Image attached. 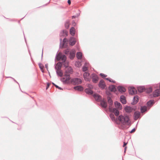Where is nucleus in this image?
Here are the masks:
<instances>
[{
	"label": "nucleus",
	"mask_w": 160,
	"mask_h": 160,
	"mask_svg": "<svg viewBox=\"0 0 160 160\" xmlns=\"http://www.w3.org/2000/svg\"><path fill=\"white\" fill-rule=\"evenodd\" d=\"M118 120L123 125H130L129 117L127 115H120L118 118Z\"/></svg>",
	"instance_id": "1"
},
{
	"label": "nucleus",
	"mask_w": 160,
	"mask_h": 160,
	"mask_svg": "<svg viewBox=\"0 0 160 160\" xmlns=\"http://www.w3.org/2000/svg\"><path fill=\"white\" fill-rule=\"evenodd\" d=\"M56 59L58 61L61 60L62 62H65L67 59V57L64 55H62L59 53L56 56Z\"/></svg>",
	"instance_id": "2"
},
{
	"label": "nucleus",
	"mask_w": 160,
	"mask_h": 160,
	"mask_svg": "<svg viewBox=\"0 0 160 160\" xmlns=\"http://www.w3.org/2000/svg\"><path fill=\"white\" fill-rule=\"evenodd\" d=\"M71 82L73 85H78L82 83V80L80 78H76L72 79Z\"/></svg>",
	"instance_id": "3"
},
{
	"label": "nucleus",
	"mask_w": 160,
	"mask_h": 160,
	"mask_svg": "<svg viewBox=\"0 0 160 160\" xmlns=\"http://www.w3.org/2000/svg\"><path fill=\"white\" fill-rule=\"evenodd\" d=\"M124 109L127 112L130 113L133 110L135 111L136 109V107H132L130 106H126L124 108Z\"/></svg>",
	"instance_id": "4"
},
{
	"label": "nucleus",
	"mask_w": 160,
	"mask_h": 160,
	"mask_svg": "<svg viewBox=\"0 0 160 160\" xmlns=\"http://www.w3.org/2000/svg\"><path fill=\"white\" fill-rule=\"evenodd\" d=\"M109 109L110 111L113 113L116 116H118L119 115V112L116 108H113L110 107L109 108Z\"/></svg>",
	"instance_id": "5"
},
{
	"label": "nucleus",
	"mask_w": 160,
	"mask_h": 160,
	"mask_svg": "<svg viewBox=\"0 0 160 160\" xmlns=\"http://www.w3.org/2000/svg\"><path fill=\"white\" fill-rule=\"evenodd\" d=\"M90 75L89 73L86 72H85L84 73L83 76L85 81H90L91 80V78L90 76Z\"/></svg>",
	"instance_id": "6"
},
{
	"label": "nucleus",
	"mask_w": 160,
	"mask_h": 160,
	"mask_svg": "<svg viewBox=\"0 0 160 160\" xmlns=\"http://www.w3.org/2000/svg\"><path fill=\"white\" fill-rule=\"evenodd\" d=\"M98 85L99 87L102 89H104L106 87L105 83L104 81L102 79L100 80L99 82Z\"/></svg>",
	"instance_id": "7"
},
{
	"label": "nucleus",
	"mask_w": 160,
	"mask_h": 160,
	"mask_svg": "<svg viewBox=\"0 0 160 160\" xmlns=\"http://www.w3.org/2000/svg\"><path fill=\"white\" fill-rule=\"evenodd\" d=\"M92 81L93 83H96L98 80V77L97 75L95 73L92 74Z\"/></svg>",
	"instance_id": "8"
},
{
	"label": "nucleus",
	"mask_w": 160,
	"mask_h": 160,
	"mask_svg": "<svg viewBox=\"0 0 160 160\" xmlns=\"http://www.w3.org/2000/svg\"><path fill=\"white\" fill-rule=\"evenodd\" d=\"M55 69L56 71L61 70L62 66V63L60 62H58L56 64H55Z\"/></svg>",
	"instance_id": "9"
},
{
	"label": "nucleus",
	"mask_w": 160,
	"mask_h": 160,
	"mask_svg": "<svg viewBox=\"0 0 160 160\" xmlns=\"http://www.w3.org/2000/svg\"><path fill=\"white\" fill-rule=\"evenodd\" d=\"M76 51L74 50H72L69 53V58L71 60H72L75 57Z\"/></svg>",
	"instance_id": "10"
},
{
	"label": "nucleus",
	"mask_w": 160,
	"mask_h": 160,
	"mask_svg": "<svg viewBox=\"0 0 160 160\" xmlns=\"http://www.w3.org/2000/svg\"><path fill=\"white\" fill-rule=\"evenodd\" d=\"M93 97L95 100L97 101H100L102 99V97L99 95L97 94H94L93 95Z\"/></svg>",
	"instance_id": "11"
},
{
	"label": "nucleus",
	"mask_w": 160,
	"mask_h": 160,
	"mask_svg": "<svg viewBox=\"0 0 160 160\" xmlns=\"http://www.w3.org/2000/svg\"><path fill=\"white\" fill-rule=\"evenodd\" d=\"M120 102L123 104H125L126 103V100L125 97L123 95H122L120 98Z\"/></svg>",
	"instance_id": "12"
},
{
	"label": "nucleus",
	"mask_w": 160,
	"mask_h": 160,
	"mask_svg": "<svg viewBox=\"0 0 160 160\" xmlns=\"http://www.w3.org/2000/svg\"><path fill=\"white\" fill-rule=\"evenodd\" d=\"M137 91L135 88L134 87H131L129 89V93L131 94H134L136 93Z\"/></svg>",
	"instance_id": "13"
},
{
	"label": "nucleus",
	"mask_w": 160,
	"mask_h": 160,
	"mask_svg": "<svg viewBox=\"0 0 160 160\" xmlns=\"http://www.w3.org/2000/svg\"><path fill=\"white\" fill-rule=\"evenodd\" d=\"M114 105L115 107L119 110H121L122 108V106L121 104L118 101L114 102Z\"/></svg>",
	"instance_id": "14"
},
{
	"label": "nucleus",
	"mask_w": 160,
	"mask_h": 160,
	"mask_svg": "<svg viewBox=\"0 0 160 160\" xmlns=\"http://www.w3.org/2000/svg\"><path fill=\"white\" fill-rule=\"evenodd\" d=\"M75 38L73 37L70 38L69 41V43L71 46L74 45L76 43V41L75 40Z\"/></svg>",
	"instance_id": "15"
},
{
	"label": "nucleus",
	"mask_w": 160,
	"mask_h": 160,
	"mask_svg": "<svg viewBox=\"0 0 160 160\" xmlns=\"http://www.w3.org/2000/svg\"><path fill=\"white\" fill-rule=\"evenodd\" d=\"M153 96L154 97H156L160 96V90L158 89L155 90L153 92Z\"/></svg>",
	"instance_id": "16"
},
{
	"label": "nucleus",
	"mask_w": 160,
	"mask_h": 160,
	"mask_svg": "<svg viewBox=\"0 0 160 160\" xmlns=\"http://www.w3.org/2000/svg\"><path fill=\"white\" fill-rule=\"evenodd\" d=\"M154 103V101L153 100H150L148 101L147 103V105L148 107V110H149L151 107Z\"/></svg>",
	"instance_id": "17"
},
{
	"label": "nucleus",
	"mask_w": 160,
	"mask_h": 160,
	"mask_svg": "<svg viewBox=\"0 0 160 160\" xmlns=\"http://www.w3.org/2000/svg\"><path fill=\"white\" fill-rule=\"evenodd\" d=\"M100 105L103 108H106L107 107V102L104 100H101L100 101Z\"/></svg>",
	"instance_id": "18"
},
{
	"label": "nucleus",
	"mask_w": 160,
	"mask_h": 160,
	"mask_svg": "<svg viewBox=\"0 0 160 160\" xmlns=\"http://www.w3.org/2000/svg\"><path fill=\"white\" fill-rule=\"evenodd\" d=\"M141 113L139 112L136 111L134 114V119L135 120H137L140 116Z\"/></svg>",
	"instance_id": "19"
},
{
	"label": "nucleus",
	"mask_w": 160,
	"mask_h": 160,
	"mask_svg": "<svg viewBox=\"0 0 160 160\" xmlns=\"http://www.w3.org/2000/svg\"><path fill=\"white\" fill-rule=\"evenodd\" d=\"M118 90L121 93L124 92L126 91V88L122 86H118L117 87Z\"/></svg>",
	"instance_id": "20"
},
{
	"label": "nucleus",
	"mask_w": 160,
	"mask_h": 160,
	"mask_svg": "<svg viewBox=\"0 0 160 160\" xmlns=\"http://www.w3.org/2000/svg\"><path fill=\"white\" fill-rule=\"evenodd\" d=\"M73 72V70L72 68L70 66L68 67V68L66 70L65 73H69L72 74Z\"/></svg>",
	"instance_id": "21"
},
{
	"label": "nucleus",
	"mask_w": 160,
	"mask_h": 160,
	"mask_svg": "<svg viewBox=\"0 0 160 160\" xmlns=\"http://www.w3.org/2000/svg\"><path fill=\"white\" fill-rule=\"evenodd\" d=\"M138 101V97L137 95L135 96L133 98V101L131 103V104L134 105L136 104Z\"/></svg>",
	"instance_id": "22"
},
{
	"label": "nucleus",
	"mask_w": 160,
	"mask_h": 160,
	"mask_svg": "<svg viewBox=\"0 0 160 160\" xmlns=\"http://www.w3.org/2000/svg\"><path fill=\"white\" fill-rule=\"evenodd\" d=\"M109 90L112 92H115L116 91V88L115 86L114 85L110 86L108 87Z\"/></svg>",
	"instance_id": "23"
},
{
	"label": "nucleus",
	"mask_w": 160,
	"mask_h": 160,
	"mask_svg": "<svg viewBox=\"0 0 160 160\" xmlns=\"http://www.w3.org/2000/svg\"><path fill=\"white\" fill-rule=\"evenodd\" d=\"M68 32L65 30H62L60 33V36H65L68 35Z\"/></svg>",
	"instance_id": "24"
},
{
	"label": "nucleus",
	"mask_w": 160,
	"mask_h": 160,
	"mask_svg": "<svg viewBox=\"0 0 160 160\" xmlns=\"http://www.w3.org/2000/svg\"><path fill=\"white\" fill-rule=\"evenodd\" d=\"M148 108L146 106H144L141 107L140 110L142 113H144L147 111Z\"/></svg>",
	"instance_id": "25"
},
{
	"label": "nucleus",
	"mask_w": 160,
	"mask_h": 160,
	"mask_svg": "<svg viewBox=\"0 0 160 160\" xmlns=\"http://www.w3.org/2000/svg\"><path fill=\"white\" fill-rule=\"evenodd\" d=\"M74 89L76 90H78L79 91H82L83 89V88L80 85L74 87Z\"/></svg>",
	"instance_id": "26"
},
{
	"label": "nucleus",
	"mask_w": 160,
	"mask_h": 160,
	"mask_svg": "<svg viewBox=\"0 0 160 160\" xmlns=\"http://www.w3.org/2000/svg\"><path fill=\"white\" fill-rule=\"evenodd\" d=\"M85 92L87 94L89 95H92L93 94V92L90 89L87 88L85 90Z\"/></svg>",
	"instance_id": "27"
},
{
	"label": "nucleus",
	"mask_w": 160,
	"mask_h": 160,
	"mask_svg": "<svg viewBox=\"0 0 160 160\" xmlns=\"http://www.w3.org/2000/svg\"><path fill=\"white\" fill-rule=\"evenodd\" d=\"M137 89L139 92H142L145 91V88L144 86H140L137 87Z\"/></svg>",
	"instance_id": "28"
},
{
	"label": "nucleus",
	"mask_w": 160,
	"mask_h": 160,
	"mask_svg": "<svg viewBox=\"0 0 160 160\" xmlns=\"http://www.w3.org/2000/svg\"><path fill=\"white\" fill-rule=\"evenodd\" d=\"M107 98H108V103L109 104V105H110L109 107H111V106H112L113 104L112 100L111 99V98L109 96H108L107 97Z\"/></svg>",
	"instance_id": "29"
},
{
	"label": "nucleus",
	"mask_w": 160,
	"mask_h": 160,
	"mask_svg": "<svg viewBox=\"0 0 160 160\" xmlns=\"http://www.w3.org/2000/svg\"><path fill=\"white\" fill-rule=\"evenodd\" d=\"M70 34L72 36H74L75 33V29L73 27H72L70 30Z\"/></svg>",
	"instance_id": "30"
},
{
	"label": "nucleus",
	"mask_w": 160,
	"mask_h": 160,
	"mask_svg": "<svg viewBox=\"0 0 160 160\" xmlns=\"http://www.w3.org/2000/svg\"><path fill=\"white\" fill-rule=\"evenodd\" d=\"M112 121L116 122L118 120V118L115 119L114 114L113 113H111L109 115Z\"/></svg>",
	"instance_id": "31"
},
{
	"label": "nucleus",
	"mask_w": 160,
	"mask_h": 160,
	"mask_svg": "<svg viewBox=\"0 0 160 160\" xmlns=\"http://www.w3.org/2000/svg\"><path fill=\"white\" fill-rule=\"evenodd\" d=\"M76 57L78 59H81L82 57V53L80 52H78L76 54Z\"/></svg>",
	"instance_id": "32"
},
{
	"label": "nucleus",
	"mask_w": 160,
	"mask_h": 160,
	"mask_svg": "<svg viewBox=\"0 0 160 160\" xmlns=\"http://www.w3.org/2000/svg\"><path fill=\"white\" fill-rule=\"evenodd\" d=\"M56 73L58 76L60 77H61L62 76L63 73L61 70L56 71Z\"/></svg>",
	"instance_id": "33"
},
{
	"label": "nucleus",
	"mask_w": 160,
	"mask_h": 160,
	"mask_svg": "<svg viewBox=\"0 0 160 160\" xmlns=\"http://www.w3.org/2000/svg\"><path fill=\"white\" fill-rule=\"evenodd\" d=\"M152 91V88L151 87H149L148 88H147L146 89L145 88V90L144 92H147V93H149L151 92Z\"/></svg>",
	"instance_id": "34"
},
{
	"label": "nucleus",
	"mask_w": 160,
	"mask_h": 160,
	"mask_svg": "<svg viewBox=\"0 0 160 160\" xmlns=\"http://www.w3.org/2000/svg\"><path fill=\"white\" fill-rule=\"evenodd\" d=\"M62 64H63L64 66L66 68L68 67V63L69 62H68L65 61V62H62Z\"/></svg>",
	"instance_id": "35"
},
{
	"label": "nucleus",
	"mask_w": 160,
	"mask_h": 160,
	"mask_svg": "<svg viewBox=\"0 0 160 160\" xmlns=\"http://www.w3.org/2000/svg\"><path fill=\"white\" fill-rule=\"evenodd\" d=\"M38 65L39 66V68L41 69V70H42V72H43V69L44 68V66L42 64V63H39Z\"/></svg>",
	"instance_id": "36"
},
{
	"label": "nucleus",
	"mask_w": 160,
	"mask_h": 160,
	"mask_svg": "<svg viewBox=\"0 0 160 160\" xmlns=\"http://www.w3.org/2000/svg\"><path fill=\"white\" fill-rule=\"evenodd\" d=\"M67 41H68V40L66 38H64L63 39V41H62V47L63 46H64V44H65V42H66Z\"/></svg>",
	"instance_id": "37"
},
{
	"label": "nucleus",
	"mask_w": 160,
	"mask_h": 160,
	"mask_svg": "<svg viewBox=\"0 0 160 160\" xmlns=\"http://www.w3.org/2000/svg\"><path fill=\"white\" fill-rule=\"evenodd\" d=\"M105 79L109 81L110 82H112L113 83H115V81L112 80V79H110V78H105Z\"/></svg>",
	"instance_id": "38"
},
{
	"label": "nucleus",
	"mask_w": 160,
	"mask_h": 160,
	"mask_svg": "<svg viewBox=\"0 0 160 160\" xmlns=\"http://www.w3.org/2000/svg\"><path fill=\"white\" fill-rule=\"evenodd\" d=\"M64 52L65 54H68L70 52L68 49H67L64 50Z\"/></svg>",
	"instance_id": "39"
},
{
	"label": "nucleus",
	"mask_w": 160,
	"mask_h": 160,
	"mask_svg": "<svg viewBox=\"0 0 160 160\" xmlns=\"http://www.w3.org/2000/svg\"><path fill=\"white\" fill-rule=\"evenodd\" d=\"M66 78L65 80V82H66V83H68L69 82V81L70 79V76L69 77H66Z\"/></svg>",
	"instance_id": "40"
},
{
	"label": "nucleus",
	"mask_w": 160,
	"mask_h": 160,
	"mask_svg": "<svg viewBox=\"0 0 160 160\" xmlns=\"http://www.w3.org/2000/svg\"><path fill=\"white\" fill-rule=\"evenodd\" d=\"M82 70L83 71L85 72L88 70V68L86 67L83 66L82 68Z\"/></svg>",
	"instance_id": "41"
},
{
	"label": "nucleus",
	"mask_w": 160,
	"mask_h": 160,
	"mask_svg": "<svg viewBox=\"0 0 160 160\" xmlns=\"http://www.w3.org/2000/svg\"><path fill=\"white\" fill-rule=\"evenodd\" d=\"M65 27L67 29L69 27V24L68 22H66L65 24Z\"/></svg>",
	"instance_id": "42"
},
{
	"label": "nucleus",
	"mask_w": 160,
	"mask_h": 160,
	"mask_svg": "<svg viewBox=\"0 0 160 160\" xmlns=\"http://www.w3.org/2000/svg\"><path fill=\"white\" fill-rule=\"evenodd\" d=\"M106 94L108 96H110L111 95V93L110 92V91L107 90L106 91Z\"/></svg>",
	"instance_id": "43"
},
{
	"label": "nucleus",
	"mask_w": 160,
	"mask_h": 160,
	"mask_svg": "<svg viewBox=\"0 0 160 160\" xmlns=\"http://www.w3.org/2000/svg\"><path fill=\"white\" fill-rule=\"evenodd\" d=\"M66 79L64 78H63L61 79V81L62 82L64 83H66V82H65V80Z\"/></svg>",
	"instance_id": "44"
},
{
	"label": "nucleus",
	"mask_w": 160,
	"mask_h": 160,
	"mask_svg": "<svg viewBox=\"0 0 160 160\" xmlns=\"http://www.w3.org/2000/svg\"><path fill=\"white\" fill-rule=\"evenodd\" d=\"M100 75L102 78H105L107 76L106 75L102 73H100Z\"/></svg>",
	"instance_id": "45"
},
{
	"label": "nucleus",
	"mask_w": 160,
	"mask_h": 160,
	"mask_svg": "<svg viewBox=\"0 0 160 160\" xmlns=\"http://www.w3.org/2000/svg\"><path fill=\"white\" fill-rule=\"evenodd\" d=\"M55 87L56 88H58L60 90H63V89L62 88L59 87L57 85H55Z\"/></svg>",
	"instance_id": "46"
},
{
	"label": "nucleus",
	"mask_w": 160,
	"mask_h": 160,
	"mask_svg": "<svg viewBox=\"0 0 160 160\" xmlns=\"http://www.w3.org/2000/svg\"><path fill=\"white\" fill-rule=\"evenodd\" d=\"M136 130V128H133V129H132V130H131L130 132V133H133V132H134Z\"/></svg>",
	"instance_id": "47"
},
{
	"label": "nucleus",
	"mask_w": 160,
	"mask_h": 160,
	"mask_svg": "<svg viewBox=\"0 0 160 160\" xmlns=\"http://www.w3.org/2000/svg\"><path fill=\"white\" fill-rule=\"evenodd\" d=\"M70 74L66 73H65V76L66 77V78L69 77V76H70Z\"/></svg>",
	"instance_id": "48"
},
{
	"label": "nucleus",
	"mask_w": 160,
	"mask_h": 160,
	"mask_svg": "<svg viewBox=\"0 0 160 160\" xmlns=\"http://www.w3.org/2000/svg\"><path fill=\"white\" fill-rule=\"evenodd\" d=\"M79 12L78 13H77L75 15L76 16V17H78L80 15V11L79 10H78Z\"/></svg>",
	"instance_id": "49"
},
{
	"label": "nucleus",
	"mask_w": 160,
	"mask_h": 160,
	"mask_svg": "<svg viewBox=\"0 0 160 160\" xmlns=\"http://www.w3.org/2000/svg\"><path fill=\"white\" fill-rule=\"evenodd\" d=\"M50 84L49 83H47V86L46 87V89L47 90L50 86Z\"/></svg>",
	"instance_id": "50"
},
{
	"label": "nucleus",
	"mask_w": 160,
	"mask_h": 160,
	"mask_svg": "<svg viewBox=\"0 0 160 160\" xmlns=\"http://www.w3.org/2000/svg\"><path fill=\"white\" fill-rule=\"evenodd\" d=\"M127 144V143H126L125 142H123V147H125L126 146V145Z\"/></svg>",
	"instance_id": "51"
},
{
	"label": "nucleus",
	"mask_w": 160,
	"mask_h": 160,
	"mask_svg": "<svg viewBox=\"0 0 160 160\" xmlns=\"http://www.w3.org/2000/svg\"><path fill=\"white\" fill-rule=\"evenodd\" d=\"M45 66L46 68L47 69V70L48 71V64H46L45 65Z\"/></svg>",
	"instance_id": "52"
},
{
	"label": "nucleus",
	"mask_w": 160,
	"mask_h": 160,
	"mask_svg": "<svg viewBox=\"0 0 160 160\" xmlns=\"http://www.w3.org/2000/svg\"><path fill=\"white\" fill-rule=\"evenodd\" d=\"M8 78H12V79H13V80L15 82H17V83H18V84H19V83H18V82H17L16 80L14 79L13 78L11 77H9Z\"/></svg>",
	"instance_id": "53"
},
{
	"label": "nucleus",
	"mask_w": 160,
	"mask_h": 160,
	"mask_svg": "<svg viewBox=\"0 0 160 160\" xmlns=\"http://www.w3.org/2000/svg\"><path fill=\"white\" fill-rule=\"evenodd\" d=\"M68 3L69 5L71 3L70 0H68Z\"/></svg>",
	"instance_id": "54"
},
{
	"label": "nucleus",
	"mask_w": 160,
	"mask_h": 160,
	"mask_svg": "<svg viewBox=\"0 0 160 160\" xmlns=\"http://www.w3.org/2000/svg\"><path fill=\"white\" fill-rule=\"evenodd\" d=\"M126 149H127V147H125V148H124V153H125L126 152Z\"/></svg>",
	"instance_id": "55"
},
{
	"label": "nucleus",
	"mask_w": 160,
	"mask_h": 160,
	"mask_svg": "<svg viewBox=\"0 0 160 160\" xmlns=\"http://www.w3.org/2000/svg\"><path fill=\"white\" fill-rule=\"evenodd\" d=\"M76 16L75 15H73L72 16V18H76Z\"/></svg>",
	"instance_id": "56"
},
{
	"label": "nucleus",
	"mask_w": 160,
	"mask_h": 160,
	"mask_svg": "<svg viewBox=\"0 0 160 160\" xmlns=\"http://www.w3.org/2000/svg\"><path fill=\"white\" fill-rule=\"evenodd\" d=\"M60 45H61V42L62 41V39L61 38H60Z\"/></svg>",
	"instance_id": "57"
},
{
	"label": "nucleus",
	"mask_w": 160,
	"mask_h": 160,
	"mask_svg": "<svg viewBox=\"0 0 160 160\" xmlns=\"http://www.w3.org/2000/svg\"><path fill=\"white\" fill-rule=\"evenodd\" d=\"M43 49H42V55H43Z\"/></svg>",
	"instance_id": "58"
},
{
	"label": "nucleus",
	"mask_w": 160,
	"mask_h": 160,
	"mask_svg": "<svg viewBox=\"0 0 160 160\" xmlns=\"http://www.w3.org/2000/svg\"><path fill=\"white\" fill-rule=\"evenodd\" d=\"M52 84L55 86V85L56 84L52 82Z\"/></svg>",
	"instance_id": "59"
},
{
	"label": "nucleus",
	"mask_w": 160,
	"mask_h": 160,
	"mask_svg": "<svg viewBox=\"0 0 160 160\" xmlns=\"http://www.w3.org/2000/svg\"><path fill=\"white\" fill-rule=\"evenodd\" d=\"M24 38H25V41L26 42V38H25V37H24Z\"/></svg>",
	"instance_id": "60"
},
{
	"label": "nucleus",
	"mask_w": 160,
	"mask_h": 160,
	"mask_svg": "<svg viewBox=\"0 0 160 160\" xmlns=\"http://www.w3.org/2000/svg\"><path fill=\"white\" fill-rule=\"evenodd\" d=\"M86 63H85V64L86 65Z\"/></svg>",
	"instance_id": "61"
}]
</instances>
